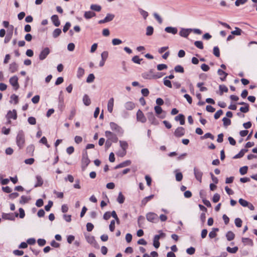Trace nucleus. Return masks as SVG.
Listing matches in <instances>:
<instances>
[{"instance_id": "1", "label": "nucleus", "mask_w": 257, "mask_h": 257, "mask_svg": "<svg viewBox=\"0 0 257 257\" xmlns=\"http://www.w3.org/2000/svg\"><path fill=\"white\" fill-rule=\"evenodd\" d=\"M109 125L112 131L115 132L117 135L119 136L122 135L123 133V130L120 126L114 122H110Z\"/></svg>"}, {"instance_id": "2", "label": "nucleus", "mask_w": 257, "mask_h": 257, "mask_svg": "<svg viewBox=\"0 0 257 257\" xmlns=\"http://www.w3.org/2000/svg\"><path fill=\"white\" fill-rule=\"evenodd\" d=\"M105 136L107 138V140L111 142L116 143L118 141V138L116 136V135L110 131H105Z\"/></svg>"}, {"instance_id": "3", "label": "nucleus", "mask_w": 257, "mask_h": 257, "mask_svg": "<svg viewBox=\"0 0 257 257\" xmlns=\"http://www.w3.org/2000/svg\"><path fill=\"white\" fill-rule=\"evenodd\" d=\"M7 121L6 122L7 124L11 123V119H16V110L13 109V111L9 110L6 115Z\"/></svg>"}, {"instance_id": "4", "label": "nucleus", "mask_w": 257, "mask_h": 257, "mask_svg": "<svg viewBox=\"0 0 257 257\" xmlns=\"http://www.w3.org/2000/svg\"><path fill=\"white\" fill-rule=\"evenodd\" d=\"M86 239L88 243L92 245L94 248L98 249L99 245L96 241L94 236L92 235L85 236Z\"/></svg>"}, {"instance_id": "5", "label": "nucleus", "mask_w": 257, "mask_h": 257, "mask_svg": "<svg viewBox=\"0 0 257 257\" xmlns=\"http://www.w3.org/2000/svg\"><path fill=\"white\" fill-rule=\"evenodd\" d=\"M147 116L151 124L158 125L159 124V121L156 119L153 112H149L147 113Z\"/></svg>"}, {"instance_id": "6", "label": "nucleus", "mask_w": 257, "mask_h": 257, "mask_svg": "<svg viewBox=\"0 0 257 257\" xmlns=\"http://www.w3.org/2000/svg\"><path fill=\"white\" fill-rule=\"evenodd\" d=\"M146 218L148 221L156 222L158 221V216L157 214L154 212H149L146 214Z\"/></svg>"}, {"instance_id": "7", "label": "nucleus", "mask_w": 257, "mask_h": 257, "mask_svg": "<svg viewBox=\"0 0 257 257\" xmlns=\"http://www.w3.org/2000/svg\"><path fill=\"white\" fill-rule=\"evenodd\" d=\"M50 50L48 47H45L40 52L39 55V58L42 61L45 59L47 56L50 54Z\"/></svg>"}, {"instance_id": "8", "label": "nucleus", "mask_w": 257, "mask_h": 257, "mask_svg": "<svg viewBox=\"0 0 257 257\" xmlns=\"http://www.w3.org/2000/svg\"><path fill=\"white\" fill-rule=\"evenodd\" d=\"M115 16L114 14L108 13L106 15L104 19L100 20L98 22L99 24H102L106 23L109 22L113 20Z\"/></svg>"}, {"instance_id": "9", "label": "nucleus", "mask_w": 257, "mask_h": 257, "mask_svg": "<svg viewBox=\"0 0 257 257\" xmlns=\"http://www.w3.org/2000/svg\"><path fill=\"white\" fill-rule=\"evenodd\" d=\"M193 171L196 179L200 183H201L203 172L199 169L196 167L194 168Z\"/></svg>"}, {"instance_id": "10", "label": "nucleus", "mask_w": 257, "mask_h": 257, "mask_svg": "<svg viewBox=\"0 0 257 257\" xmlns=\"http://www.w3.org/2000/svg\"><path fill=\"white\" fill-rule=\"evenodd\" d=\"M2 216L3 219L14 220L16 217V213H3Z\"/></svg>"}, {"instance_id": "11", "label": "nucleus", "mask_w": 257, "mask_h": 257, "mask_svg": "<svg viewBox=\"0 0 257 257\" xmlns=\"http://www.w3.org/2000/svg\"><path fill=\"white\" fill-rule=\"evenodd\" d=\"M137 120L142 123H145L147 121L146 116L143 111L140 109H139L137 112Z\"/></svg>"}, {"instance_id": "12", "label": "nucleus", "mask_w": 257, "mask_h": 257, "mask_svg": "<svg viewBox=\"0 0 257 257\" xmlns=\"http://www.w3.org/2000/svg\"><path fill=\"white\" fill-rule=\"evenodd\" d=\"M25 143L24 135L20 132L17 135V146L22 148Z\"/></svg>"}, {"instance_id": "13", "label": "nucleus", "mask_w": 257, "mask_h": 257, "mask_svg": "<svg viewBox=\"0 0 257 257\" xmlns=\"http://www.w3.org/2000/svg\"><path fill=\"white\" fill-rule=\"evenodd\" d=\"M185 131L184 127L182 126L178 127L174 132V135L177 138H180L185 135Z\"/></svg>"}, {"instance_id": "14", "label": "nucleus", "mask_w": 257, "mask_h": 257, "mask_svg": "<svg viewBox=\"0 0 257 257\" xmlns=\"http://www.w3.org/2000/svg\"><path fill=\"white\" fill-rule=\"evenodd\" d=\"M154 70L150 69L148 72H145L142 73V77L146 79H154Z\"/></svg>"}, {"instance_id": "15", "label": "nucleus", "mask_w": 257, "mask_h": 257, "mask_svg": "<svg viewBox=\"0 0 257 257\" xmlns=\"http://www.w3.org/2000/svg\"><path fill=\"white\" fill-rule=\"evenodd\" d=\"M192 32V29H185L182 28L180 31L179 32V35L181 37L184 38H187L190 33Z\"/></svg>"}, {"instance_id": "16", "label": "nucleus", "mask_w": 257, "mask_h": 257, "mask_svg": "<svg viewBox=\"0 0 257 257\" xmlns=\"http://www.w3.org/2000/svg\"><path fill=\"white\" fill-rule=\"evenodd\" d=\"M90 163V160L88 158H82L81 159V169L84 171L88 165Z\"/></svg>"}, {"instance_id": "17", "label": "nucleus", "mask_w": 257, "mask_h": 257, "mask_svg": "<svg viewBox=\"0 0 257 257\" xmlns=\"http://www.w3.org/2000/svg\"><path fill=\"white\" fill-rule=\"evenodd\" d=\"M51 19L53 25L55 27H59L60 25V21L59 19L58 16L57 15H54L52 16Z\"/></svg>"}, {"instance_id": "18", "label": "nucleus", "mask_w": 257, "mask_h": 257, "mask_svg": "<svg viewBox=\"0 0 257 257\" xmlns=\"http://www.w3.org/2000/svg\"><path fill=\"white\" fill-rule=\"evenodd\" d=\"M131 160H126L125 161L118 165H116L115 167V169H117L119 168H121L123 167H125L126 166H130L131 164Z\"/></svg>"}, {"instance_id": "19", "label": "nucleus", "mask_w": 257, "mask_h": 257, "mask_svg": "<svg viewBox=\"0 0 257 257\" xmlns=\"http://www.w3.org/2000/svg\"><path fill=\"white\" fill-rule=\"evenodd\" d=\"M217 74L221 76L220 79L222 81H224L226 80L227 76L228 75V73L220 69L218 70Z\"/></svg>"}, {"instance_id": "20", "label": "nucleus", "mask_w": 257, "mask_h": 257, "mask_svg": "<svg viewBox=\"0 0 257 257\" xmlns=\"http://www.w3.org/2000/svg\"><path fill=\"white\" fill-rule=\"evenodd\" d=\"M145 223L144 216L140 215L138 218V225L140 228H144Z\"/></svg>"}, {"instance_id": "21", "label": "nucleus", "mask_w": 257, "mask_h": 257, "mask_svg": "<svg viewBox=\"0 0 257 257\" xmlns=\"http://www.w3.org/2000/svg\"><path fill=\"white\" fill-rule=\"evenodd\" d=\"M165 31L168 33H171L173 35L176 34L178 32L177 28L172 27H167L165 28Z\"/></svg>"}, {"instance_id": "22", "label": "nucleus", "mask_w": 257, "mask_h": 257, "mask_svg": "<svg viewBox=\"0 0 257 257\" xmlns=\"http://www.w3.org/2000/svg\"><path fill=\"white\" fill-rule=\"evenodd\" d=\"M175 120L177 121H179L181 125L185 124V116L183 114H179L175 116Z\"/></svg>"}, {"instance_id": "23", "label": "nucleus", "mask_w": 257, "mask_h": 257, "mask_svg": "<svg viewBox=\"0 0 257 257\" xmlns=\"http://www.w3.org/2000/svg\"><path fill=\"white\" fill-rule=\"evenodd\" d=\"M34 146L33 145H30L27 147L26 149V153L29 156H33L34 155Z\"/></svg>"}, {"instance_id": "24", "label": "nucleus", "mask_w": 257, "mask_h": 257, "mask_svg": "<svg viewBox=\"0 0 257 257\" xmlns=\"http://www.w3.org/2000/svg\"><path fill=\"white\" fill-rule=\"evenodd\" d=\"M95 16H96V14L94 12L90 11L85 12V13L84 14V17L87 20L90 19L92 18V17H95Z\"/></svg>"}, {"instance_id": "25", "label": "nucleus", "mask_w": 257, "mask_h": 257, "mask_svg": "<svg viewBox=\"0 0 257 257\" xmlns=\"http://www.w3.org/2000/svg\"><path fill=\"white\" fill-rule=\"evenodd\" d=\"M113 102L114 99L112 97L109 99L107 103V110L110 113H111L113 110Z\"/></svg>"}, {"instance_id": "26", "label": "nucleus", "mask_w": 257, "mask_h": 257, "mask_svg": "<svg viewBox=\"0 0 257 257\" xmlns=\"http://www.w3.org/2000/svg\"><path fill=\"white\" fill-rule=\"evenodd\" d=\"M124 107L126 109L131 110L135 107V104L132 101H128L125 103Z\"/></svg>"}, {"instance_id": "27", "label": "nucleus", "mask_w": 257, "mask_h": 257, "mask_svg": "<svg viewBox=\"0 0 257 257\" xmlns=\"http://www.w3.org/2000/svg\"><path fill=\"white\" fill-rule=\"evenodd\" d=\"M154 197V195H151L149 196L145 197L141 202V206H144L146 205L147 202L149 201H150L152 199H153Z\"/></svg>"}, {"instance_id": "28", "label": "nucleus", "mask_w": 257, "mask_h": 257, "mask_svg": "<svg viewBox=\"0 0 257 257\" xmlns=\"http://www.w3.org/2000/svg\"><path fill=\"white\" fill-rule=\"evenodd\" d=\"M37 183L35 184L34 187H38L41 186L43 184V180L42 177L39 175H37L36 176Z\"/></svg>"}, {"instance_id": "29", "label": "nucleus", "mask_w": 257, "mask_h": 257, "mask_svg": "<svg viewBox=\"0 0 257 257\" xmlns=\"http://www.w3.org/2000/svg\"><path fill=\"white\" fill-rule=\"evenodd\" d=\"M248 151V150L247 149H241L240 152L237 154H236V155H235L233 158V159H238V158H240L241 157H242L244 155V153L247 152Z\"/></svg>"}, {"instance_id": "30", "label": "nucleus", "mask_w": 257, "mask_h": 257, "mask_svg": "<svg viewBox=\"0 0 257 257\" xmlns=\"http://www.w3.org/2000/svg\"><path fill=\"white\" fill-rule=\"evenodd\" d=\"M226 237L228 241H231L234 239L235 237V234L232 231H228L226 233Z\"/></svg>"}, {"instance_id": "31", "label": "nucleus", "mask_w": 257, "mask_h": 257, "mask_svg": "<svg viewBox=\"0 0 257 257\" xmlns=\"http://www.w3.org/2000/svg\"><path fill=\"white\" fill-rule=\"evenodd\" d=\"M219 231L218 228H213L212 229V231H210L209 233V237L210 238H213L215 237L217 235L216 232Z\"/></svg>"}, {"instance_id": "32", "label": "nucleus", "mask_w": 257, "mask_h": 257, "mask_svg": "<svg viewBox=\"0 0 257 257\" xmlns=\"http://www.w3.org/2000/svg\"><path fill=\"white\" fill-rule=\"evenodd\" d=\"M83 102L86 106H89L91 103V100L87 94H85L83 97Z\"/></svg>"}, {"instance_id": "33", "label": "nucleus", "mask_w": 257, "mask_h": 257, "mask_svg": "<svg viewBox=\"0 0 257 257\" xmlns=\"http://www.w3.org/2000/svg\"><path fill=\"white\" fill-rule=\"evenodd\" d=\"M160 243L159 242V237L158 236H154L153 238V245L156 248H158Z\"/></svg>"}, {"instance_id": "34", "label": "nucleus", "mask_w": 257, "mask_h": 257, "mask_svg": "<svg viewBox=\"0 0 257 257\" xmlns=\"http://www.w3.org/2000/svg\"><path fill=\"white\" fill-rule=\"evenodd\" d=\"M90 9L92 11L99 12L101 10V7L100 5L96 4H92L90 7Z\"/></svg>"}, {"instance_id": "35", "label": "nucleus", "mask_w": 257, "mask_h": 257, "mask_svg": "<svg viewBox=\"0 0 257 257\" xmlns=\"http://www.w3.org/2000/svg\"><path fill=\"white\" fill-rule=\"evenodd\" d=\"M61 33H62L61 30L59 28H56L53 32L52 36L54 38H56L58 36H59Z\"/></svg>"}, {"instance_id": "36", "label": "nucleus", "mask_w": 257, "mask_h": 257, "mask_svg": "<svg viewBox=\"0 0 257 257\" xmlns=\"http://www.w3.org/2000/svg\"><path fill=\"white\" fill-rule=\"evenodd\" d=\"M154 33V28L152 26H148L146 28V35L148 36H150L153 35Z\"/></svg>"}, {"instance_id": "37", "label": "nucleus", "mask_w": 257, "mask_h": 257, "mask_svg": "<svg viewBox=\"0 0 257 257\" xmlns=\"http://www.w3.org/2000/svg\"><path fill=\"white\" fill-rule=\"evenodd\" d=\"M124 200H125L124 196L123 195L122 193L121 192H120L118 194V197L117 198V201L119 203L122 204L124 202Z\"/></svg>"}, {"instance_id": "38", "label": "nucleus", "mask_w": 257, "mask_h": 257, "mask_svg": "<svg viewBox=\"0 0 257 257\" xmlns=\"http://www.w3.org/2000/svg\"><path fill=\"white\" fill-rule=\"evenodd\" d=\"M120 147L121 148L122 150H126L128 148V144L126 141H119Z\"/></svg>"}, {"instance_id": "39", "label": "nucleus", "mask_w": 257, "mask_h": 257, "mask_svg": "<svg viewBox=\"0 0 257 257\" xmlns=\"http://www.w3.org/2000/svg\"><path fill=\"white\" fill-rule=\"evenodd\" d=\"M138 10L141 16L146 20L149 15L148 13L141 8H139Z\"/></svg>"}, {"instance_id": "40", "label": "nucleus", "mask_w": 257, "mask_h": 257, "mask_svg": "<svg viewBox=\"0 0 257 257\" xmlns=\"http://www.w3.org/2000/svg\"><path fill=\"white\" fill-rule=\"evenodd\" d=\"M238 249L237 246H234L233 247H230L229 246L227 247L226 250L231 253H235Z\"/></svg>"}, {"instance_id": "41", "label": "nucleus", "mask_w": 257, "mask_h": 257, "mask_svg": "<svg viewBox=\"0 0 257 257\" xmlns=\"http://www.w3.org/2000/svg\"><path fill=\"white\" fill-rule=\"evenodd\" d=\"M10 84L14 87V89L16 90V76L15 75L10 79Z\"/></svg>"}, {"instance_id": "42", "label": "nucleus", "mask_w": 257, "mask_h": 257, "mask_svg": "<svg viewBox=\"0 0 257 257\" xmlns=\"http://www.w3.org/2000/svg\"><path fill=\"white\" fill-rule=\"evenodd\" d=\"M84 74V70L81 67H79L77 72V77L78 78H81Z\"/></svg>"}, {"instance_id": "43", "label": "nucleus", "mask_w": 257, "mask_h": 257, "mask_svg": "<svg viewBox=\"0 0 257 257\" xmlns=\"http://www.w3.org/2000/svg\"><path fill=\"white\" fill-rule=\"evenodd\" d=\"M30 199V198L23 195L21 196V199L19 201L20 203L24 204L28 202V201Z\"/></svg>"}, {"instance_id": "44", "label": "nucleus", "mask_w": 257, "mask_h": 257, "mask_svg": "<svg viewBox=\"0 0 257 257\" xmlns=\"http://www.w3.org/2000/svg\"><path fill=\"white\" fill-rule=\"evenodd\" d=\"M222 121L223 123V125L225 127H226L231 124V120L228 118L225 117H223L222 118Z\"/></svg>"}, {"instance_id": "45", "label": "nucleus", "mask_w": 257, "mask_h": 257, "mask_svg": "<svg viewBox=\"0 0 257 257\" xmlns=\"http://www.w3.org/2000/svg\"><path fill=\"white\" fill-rule=\"evenodd\" d=\"M207 138H210L211 140H214V136L210 133H206L204 136L201 137V139L204 140Z\"/></svg>"}, {"instance_id": "46", "label": "nucleus", "mask_w": 257, "mask_h": 257, "mask_svg": "<svg viewBox=\"0 0 257 257\" xmlns=\"http://www.w3.org/2000/svg\"><path fill=\"white\" fill-rule=\"evenodd\" d=\"M174 70L176 72H179V73H183L184 72V68L180 65H178L176 66L174 68Z\"/></svg>"}, {"instance_id": "47", "label": "nucleus", "mask_w": 257, "mask_h": 257, "mask_svg": "<svg viewBox=\"0 0 257 257\" xmlns=\"http://www.w3.org/2000/svg\"><path fill=\"white\" fill-rule=\"evenodd\" d=\"M163 82H164V84L165 86L168 87L169 88H172V85L171 82V81L170 80L167 79V77H165L164 78Z\"/></svg>"}, {"instance_id": "48", "label": "nucleus", "mask_w": 257, "mask_h": 257, "mask_svg": "<svg viewBox=\"0 0 257 257\" xmlns=\"http://www.w3.org/2000/svg\"><path fill=\"white\" fill-rule=\"evenodd\" d=\"M238 202L243 207H247L249 203L242 198H240L238 200Z\"/></svg>"}, {"instance_id": "49", "label": "nucleus", "mask_w": 257, "mask_h": 257, "mask_svg": "<svg viewBox=\"0 0 257 257\" xmlns=\"http://www.w3.org/2000/svg\"><path fill=\"white\" fill-rule=\"evenodd\" d=\"M19 213H17V217L19 216L20 218H24L25 216V212L24 210L22 208L19 209Z\"/></svg>"}, {"instance_id": "50", "label": "nucleus", "mask_w": 257, "mask_h": 257, "mask_svg": "<svg viewBox=\"0 0 257 257\" xmlns=\"http://www.w3.org/2000/svg\"><path fill=\"white\" fill-rule=\"evenodd\" d=\"M132 60L135 63L140 64L141 62L143 60V59L139 58L138 56H135L132 58Z\"/></svg>"}, {"instance_id": "51", "label": "nucleus", "mask_w": 257, "mask_h": 257, "mask_svg": "<svg viewBox=\"0 0 257 257\" xmlns=\"http://www.w3.org/2000/svg\"><path fill=\"white\" fill-rule=\"evenodd\" d=\"M235 30L234 31H233L231 32V34L236 36L240 35L242 32V30L237 27H235Z\"/></svg>"}, {"instance_id": "52", "label": "nucleus", "mask_w": 257, "mask_h": 257, "mask_svg": "<svg viewBox=\"0 0 257 257\" xmlns=\"http://www.w3.org/2000/svg\"><path fill=\"white\" fill-rule=\"evenodd\" d=\"M95 79V76L93 74L91 73L89 74L88 76L87 79H86V82L87 83H92L94 81V80Z\"/></svg>"}, {"instance_id": "53", "label": "nucleus", "mask_w": 257, "mask_h": 257, "mask_svg": "<svg viewBox=\"0 0 257 257\" xmlns=\"http://www.w3.org/2000/svg\"><path fill=\"white\" fill-rule=\"evenodd\" d=\"M219 90L220 91V95H222L223 92H227L228 91L227 87L225 85H219Z\"/></svg>"}, {"instance_id": "54", "label": "nucleus", "mask_w": 257, "mask_h": 257, "mask_svg": "<svg viewBox=\"0 0 257 257\" xmlns=\"http://www.w3.org/2000/svg\"><path fill=\"white\" fill-rule=\"evenodd\" d=\"M194 45L198 48L200 49H203V44L202 41H196L194 42Z\"/></svg>"}, {"instance_id": "55", "label": "nucleus", "mask_w": 257, "mask_h": 257, "mask_svg": "<svg viewBox=\"0 0 257 257\" xmlns=\"http://www.w3.org/2000/svg\"><path fill=\"white\" fill-rule=\"evenodd\" d=\"M213 53L217 57H219L220 56V51L217 46H215L213 48Z\"/></svg>"}, {"instance_id": "56", "label": "nucleus", "mask_w": 257, "mask_h": 257, "mask_svg": "<svg viewBox=\"0 0 257 257\" xmlns=\"http://www.w3.org/2000/svg\"><path fill=\"white\" fill-rule=\"evenodd\" d=\"M248 170V167L246 166L241 167L239 169V173L241 175H243L246 174Z\"/></svg>"}, {"instance_id": "57", "label": "nucleus", "mask_w": 257, "mask_h": 257, "mask_svg": "<svg viewBox=\"0 0 257 257\" xmlns=\"http://www.w3.org/2000/svg\"><path fill=\"white\" fill-rule=\"evenodd\" d=\"M242 221L239 218H236L234 220V223L236 227H240L242 225Z\"/></svg>"}, {"instance_id": "58", "label": "nucleus", "mask_w": 257, "mask_h": 257, "mask_svg": "<svg viewBox=\"0 0 257 257\" xmlns=\"http://www.w3.org/2000/svg\"><path fill=\"white\" fill-rule=\"evenodd\" d=\"M223 110L221 109H219L217 110L216 113L214 114V117L215 119H218L220 116L223 114Z\"/></svg>"}, {"instance_id": "59", "label": "nucleus", "mask_w": 257, "mask_h": 257, "mask_svg": "<svg viewBox=\"0 0 257 257\" xmlns=\"http://www.w3.org/2000/svg\"><path fill=\"white\" fill-rule=\"evenodd\" d=\"M157 68L158 70L161 71L164 69H166L168 68V66L166 64H160L157 65Z\"/></svg>"}, {"instance_id": "60", "label": "nucleus", "mask_w": 257, "mask_h": 257, "mask_svg": "<svg viewBox=\"0 0 257 257\" xmlns=\"http://www.w3.org/2000/svg\"><path fill=\"white\" fill-rule=\"evenodd\" d=\"M155 112L157 115H160L163 112V109L160 106H155L154 107Z\"/></svg>"}, {"instance_id": "61", "label": "nucleus", "mask_w": 257, "mask_h": 257, "mask_svg": "<svg viewBox=\"0 0 257 257\" xmlns=\"http://www.w3.org/2000/svg\"><path fill=\"white\" fill-rule=\"evenodd\" d=\"M220 198V195L218 193H215L213 196L212 201L214 203H217V202H218L219 201Z\"/></svg>"}, {"instance_id": "62", "label": "nucleus", "mask_w": 257, "mask_h": 257, "mask_svg": "<svg viewBox=\"0 0 257 257\" xmlns=\"http://www.w3.org/2000/svg\"><path fill=\"white\" fill-rule=\"evenodd\" d=\"M71 25L69 22L66 23L65 26L63 27V31L64 33H66L70 28Z\"/></svg>"}, {"instance_id": "63", "label": "nucleus", "mask_w": 257, "mask_h": 257, "mask_svg": "<svg viewBox=\"0 0 257 257\" xmlns=\"http://www.w3.org/2000/svg\"><path fill=\"white\" fill-rule=\"evenodd\" d=\"M28 122L32 125H34L36 123V120L34 117L30 116L28 118Z\"/></svg>"}, {"instance_id": "64", "label": "nucleus", "mask_w": 257, "mask_h": 257, "mask_svg": "<svg viewBox=\"0 0 257 257\" xmlns=\"http://www.w3.org/2000/svg\"><path fill=\"white\" fill-rule=\"evenodd\" d=\"M37 243L39 246H43L46 244V241L44 239L39 238L37 240Z\"/></svg>"}]
</instances>
